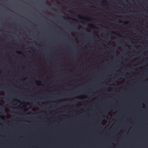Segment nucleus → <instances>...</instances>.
Wrapping results in <instances>:
<instances>
[{"instance_id":"f257e3e1","label":"nucleus","mask_w":148,"mask_h":148,"mask_svg":"<svg viewBox=\"0 0 148 148\" xmlns=\"http://www.w3.org/2000/svg\"><path fill=\"white\" fill-rule=\"evenodd\" d=\"M16 53L18 54H22V53L21 52L16 51Z\"/></svg>"},{"instance_id":"f03ea898","label":"nucleus","mask_w":148,"mask_h":148,"mask_svg":"<svg viewBox=\"0 0 148 148\" xmlns=\"http://www.w3.org/2000/svg\"><path fill=\"white\" fill-rule=\"evenodd\" d=\"M104 2L105 3V4H106L108 3L107 1L104 0H103V3H104Z\"/></svg>"},{"instance_id":"7ed1b4c3","label":"nucleus","mask_w":148,"mask_h":148,"mask_svg":"<svg viewBox=\"0 0 148 148\" xmlns=\"http://www.w3.org/2000/svg\"><path fill=\"white\" fill-rule=\"evenodd\" d=\"M88 26H89V27H92V26H93V25H91V24H89L88 25Z\"/></svg>"},{"instance_id":"20e7f679","label":"nucleus","mask_w":148,"mask_h":148,"mask_svg":"<svg viewBox=\"0 0 148 148\" xmlns=\"http://www.w3.org/2000/svg\"><path fill=\"white\" fill-rule=\"evenodd\" d=\"M0 118L1 119H2V118L1 116H0Z\"/></svg>"},{"instance_id":"39448f33","label":"nucleus","mask_w":148,"mask_h":148,"mask_svg":"<svg viewBox=\"0 0 148 148\" xmlns=\"http://www.w3.org/2000/svg\"><path fill=\"white\" fill-rule=\"evenodd\" d=\"M112 32L114 34V32Z\"/></svg>"},{"instance_id":"423d86ee","label":"nucleus","mask_w":148,"mask_h":148,"mask_svg":"<svg viewBox=\"0 0 148 148\" xmlns=\"http://www.w3.org/2000/svg\"><path fill=\"white\" fill-rule=\"evenodd\" d=\"M120 23H122V21H120Z\"/></svg>"},{"instance_id":"0eeeda50","label":"nucleus","mask_w":148,"mask_h":148,"mask_svg":"<svg viewBox=\"0 0 148 148\" xmlns=\"http://www.w3.org/2000/svg\"><path fill=\"white\" fill-rule=\"evenodd\" d=\"M107 36H108V37H109V35L108 34H107Z\"/></svg>"},{"instance_id":"6e6552de","label":"nucleus","mask_w":148,"mask_h":148,"mask_svg":"<svg viewBox=\"0 0 148 148\" xmlns=\"http://www.w3.org/2000/svg\"><path fill=\"white\" fill-rule=\"evenodd\" d=\"M73 20H75V19H73Z\"/></svg>"}]
</instances>
